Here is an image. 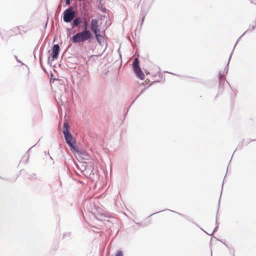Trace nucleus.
<instances>
[{
	"label": "nucleus",
	"mask_w": 256,
	"mask_h": 256,
	"mask_svg": "<svg viewBox=\"0 0 256 256\" xmlns=\"http://www.w3.org/2000/svg\"><path fill=\"white\" fill-rule=\"evenodd\" d=\"M69 124L65 121L63 124V134L66 143L70 147V150L72 151H78V148L76 146V139L73 137L70 130Z\"/></svg>",
	"instance_id": "obj_1"
},
{
	"label": "nucleus",
	"mask_w": 256,
	"mask_h": 256,
	"mask_svg": "<svg viewBox=\"0 0 256 256\" xmlns=\"http://www.w3.org/2000/svg\"><path fill=\"white\" fill-rule=\"evenodd\" d=\"M94 38L92 32L88 28H84L81 32H78L70 38L74 44H79L84 42L86 40L89 42Z\"/></svg>",
	"instance_id": "obj_2"
},
{
	"label": "nucleus",
	"mask_w": 256,
	"mask_h": 256,
	"mask_svg": "<svg viewBox=\"0 0 256 256\" xmlns=\"http://www.w3.org/2000/svg\"><path fill=\"white\" fill-rule=\"evenodd\" d=\"M76 12L74 10L73 6H70L63 12V20L65 22L68 23L72 22L75 18Z\"/></svg>",
	"instance_id": "obj_3"
},
{
	"label": "nucleus",
	"mask_w": 256,
	"mask_h": 256,
	"mask_svg": "<svg viewBox=\"0 0 256 256\" xmlns=\"http://www.w3.org/2000/svg\"><path fill=\"white\" fill-rule=\"evenodd\" d=\"M138 58H136L132 64V70L136 76L140 80H144L145 78V76L141 70Z\"/></svg>",
	"instance_id": "obj_4"
},
{
	"label": "nucleus",
	"mask_w": 256,
	"mask_h": 256,
	"mask_svg": "<svg viewBox=\"0 0 256 256\" xmlns=\"http://www.w3.org/2000/svg\"><path fill=\"white\" fill-rule=\"evenodd\" d=\"M52 53L50 56L52 57V61L58 59L60 52V48L58 44H54L52 47Z\"/></svg>",
	"instance_id": "obj_5"
},
{
	"label": "nucleus",
	"mask_w": 256,
	"mask_h": 256,
	"mask_svg": "<svg viewBox=\"0 0 256 256\" xmlns=\"http://www.w3.org/2000/svg\"><path fill=\"white\" fill-rule=\"evenodd\" d=\"M90 28L94 34L100 32L99 28L98 20L96 19H92L90 23Z\"/></svg>",
	"instance_id": "obj_6"
},
{
	"label": "nucleus",
	"mask_w": 256,
	"mask_h": 256,
	"mask_svg": "<svg viewBox=\"0 0 256 256\" xmlns=\"http://www.w3.org/2000/svg\"><path fill=\"white\" fill-rule=\"evenodd\" d=\"M84 18L82 17H76L71 22V25L72 28L78 27L80 24L84 22Z\"/></svg>",
	"instance_id": "obj_7"
},
{
	"label": "nucleus",
	"mask_w": 256,
	"mask_h": 256,
	"mask_svg": "<svg viewBox=\"0 0 256 256\" xmlns=\"http://www.w3.org/2000/svg\"><path fill=\"white\" fill-rule=\"evenodd\" d=\"M74 152H76L78 155L84 160H89L90 159V156L86 151H82L78 149V151H72Z\"/></svg>",
	"instance_id": "obj_8"
},
{
	"label": "nucleus",
	"mask_w": 256,
	"mask_h": 256,
	"mask_svg": "<svg viewBox=\"0 0 256 256\" xmlns=\"http://www.w3.org/2000/svg\"><path fill=\"white\" fill-rule=\"evenodd\" d=\"M249 29H248V30H246L240 38H239L238 39V40H237L234 46H236L237 44L238 43V41L240 40L242 38V36L246 33V32ZM235 47H234L232 52H231L230 54V58H229V59H228V62L226 66L225 67L224 70V73L225 74H226L228 72V64H229V62H230V58H232V53H233V52H234V49Z\"/></svg>",
	"instance_id": "obj_9"
},
{
	"label": "nucleus",
	"mask_w": 256,
	"mask_h": 256,
	"mask_svg": "<svg viewBox=\"0 0 256 256\" xmlns=\"http://www.w3.org/2000/svg\"><path fill=\"white\" fill-rule=\"evenodd\" d=\"M255 140H243L242 141V142L238 144V148H240V149H241L242 147V146L243 144H244V145H247L248 143H250V142H253V141H254Z\"/></svg>",
	"instance_id": "obj_10"
},
{
	"label": "nucleus",
	"mask_w": 256,
	"mask_h": 256,
	"mask_svg": "<svg viewBox=\"0 0 256 256\" xmlns=\"http://www.w3.org/2000/svg\"><path fill=\"white\" fill-rule=\"evenodd\" d=\"M94 35L95 38H96V41L98 42V44H100V45H102V36L100 34V32L98 33V34H96Z\"/></svg>",
	"instance_id": "obj_11"
},
{
	"label": "nucleus",
	"mask_w": 256,
	"mask_h": 256,
	"mask_svg": "<svg viewBox=\"0 0 256 256\" xmlns=\"http://www.w3.org/2000/svg\"><path fill=\"white\" fill-rule=\"evenodd\" d=\"M218 79L220 81L219 87H220L222 84V80H226L225 76L224 74H222L220 72H219Z\"/></svg>",
	"instance_id": "obj_12"
},
{
	"label": "nucleus",
	"mask_w": 256,
	"mask_h": 256,
	"mask_svg": "<svg viewBox=\"0 0 256 256\" xmlns=\"http://www.w3.org/2000/svg\"><path fill=\"white\" fill-rule=\"evenodd\" d=\"M10 31L13 32L16 35L20 34V29L18 26H15L10 30Z\"/></svg>",
	"instance_id": "obj_13"
},
{
	"label": "nucleus",
	"mask_w": 256,
	"mask_h": 256,
	"mask_svg": "<svg viewBox=\"0 0 256 256\" xmlns=\"http://www.w3.org/2000/svg\"><path fill=\"white\" fill-rule=\"evenodd\" d=\"M72 28H67L66 30L68 32L67 36L68 37H70L72 34H74L76 32V30H74Z\"/></svg>",
	"instance_id": "obj_14"
},
{
	"label": "nucleus",
	"mask_w": 256,
	"mask_h": 256,
	"mask_svg": "<svg viewBox=\"0 0 256 256\" xmlns=\"http://www.w3.org/2000/svg\"><path fill=\"white\" fill-rule=\"evenodd\" d=\"M216 227H215V228H214V230H213L211 234H210V236H212V235L214 234V232H216L217 231L218 229V216H217V215L216 216Z\"/></svg>",
	"instance_id": "obj_15"
},
{
	"label": "nucleus",
	"mask_w": 256,
	"mask_h": 256,
	"mask_svg": "<svg viewBox=\"0 0 256 256\" xmlns=\"http://www.w3.org/2000/svg\"><path fill=\"white\" fill-rule=\"evenodd\" d=\"M146 89V88H144L142 90H141L140 93L136 96V97L135 98V99L132 102L130 106L134 102L135 100L140 96V95H141L142 93H144V92Z\"/></svg>",
	"instance_id": "obj_16"
},
{
	"label": "nucleus",
	"mask_w": 256,
	"mask_h": 256,
	"mask_svg": "<svg viewBox=\"0 0 256 256\" xmlns=\"http://www.w3.org/2000/svg\"><path fill=\"white\" fill-rule=\"evenodd\" d=\"M142 14H140V16H142V22H141V24H140V28H142V26L143 22H144V20L145 16H146V12L145 14H144V12L142 10Z\"/></svg>",
	"instance_id": "obj_17"
},
{
	"label": "nucleus",
	"mask_w": 256,
	"mask_h": 256,
	"mask_svg": "<svg viewBox=\"0 0 256 256\" xmlns=\"http://www.w3.org/2000/svg\"><path fill=\"white\" fill-rule=\"evenodd\" d=\"M70 236H71V232H66L64 234L63 236H62V238H66V237L70 238Z\"/></svg>",
	"instance_id": "obj_18"
},
{
	"label": "nucleus",
	"mask_w": 256,
	"mask_h": 256,
	"mask_svg": "<svg viewBox=\"0 0 256 256\" xmlns=\"http://www.w3.org/2000/svg\"><path fill=\"white\" fill-rule=\"evenodd\" d=\"M30 179H36V174L34 173L32 174H30L29 176Z\"/></svg>",
	"instance_id": "obj_19"
},
{
	"label": "nucleus",
	"mask_w": 256,
	"mask_h": 256,
	"mask_svg": "<svg viewBox=\"0 0 256 256\" xmlns=\"http://www.w3.org/2000/svg\"><path fill=\"white\" fill-rule=\"evenodd\" d=\"M173 212H175L176 214H178L182 216L183 218H188V216H186V215H184L182 214H180V213H179L178 212H176L175 211H172Z\"/></svg>",
	"instance_id": "obj_20"
},
{
	"label": "nucleus",
	"mask_w": 256,
	"mask_h": 256,
	"mask_svg": "<svg viewBox=\"0 0 256 256\" xmlns=\"http://www.w3.org/2000/svg\"><path fill=\"white\" fill-rule=\"evenodd\" d=\"M116 256H123V252L122 250L118 251L116 254Z\"/></svg>",
	"instance_id": "obj_21"
},
{
	"label": "nucleus",
	"mask_w": 256,
	"mask_h": 256,
	"mask_svg": "<svg viewBox=\"0 0 256 256\" xmlns=\"http://www.w3.org/2000/svg\"><path fill=\"white\" fill-rule=\"evenodd\" d=\"M83 24H84V28H87L88 26V21L84 20Z\"/></svg>",
	"instance_id": "obj_22"
},
{
	"label": "nucleus",
	"mask_w": 256,
	"mask_h": 256,
	"mask_svg": "<svg viewBox=\"0 0 256 256\" xmlns=\"http://www.w3.org/2000/svg\"><path fill=\"white\" fill-rule=\"evenodd\" d=\"M14 58L18 62L20 63L21 65L24 64L16 56H14Z\"/></svg>",
	"instance_id": "obj_23"
},
{
	"label": "nucleus",
	"mask_w": 256,
	"mask_h": 256,
	"mask_svg": "<svg viewBox=\"0 0 256 256\" xmlns=\"http://www.w3.org/2000/svg\"><path fill=\"white\" fill-rule=\"evenodd\" d=\"M42 49H40V63L41 65H42L41 60H42Z\"/></svg>",
	"instance_id": "obj_24"
},
{
	"label": "nucleus",
	"mask_w": 256,
	"mask_h": 256,
	"mask_svg": "<svg viewBox=\"0 0 256 256\" xmlns=\"http://www.w3.org/2000/svg\"><path fill=\"white\" fill-rule=\"evenodd\" d=\"M100 10L103 12H106V10L104 7L102 6V8H100Z\"/></svg>",
	"instance_id": "obj_25"
},
{
	"label": "nucleus",
	"mask_w": 256,
	"mask_h": 256,
	"mask_svg": "<svg viewBox=\"0 0 256 256\" xmlns=\"http://www.w3.org/2000/svg\"><path fill=\"white\" fill-rule=\"evenodd\" d=\"M66 5H70V0H65Z\"/></svg>",
	"instance_id": "obj_26"
},
{
	"label": "nucleus",
	"mask_w": 256,
	"mask_h": 256,
	"mask_svg": "<svg viewBox=\"0 0 256 256\" xmlns=\"http://www.w3.org/2000/svg\"><path fill=\"white\" fill-rule=\"evenodd\" d=\"M186 220H188V221H190V222H192L193 224H194L196 226H198V225L196 223H195L194 222H192V220H191V219H190V218H189L188 216V218H186Z\"/></svg>",
	"instance_id": "obj_27"
},
{
	"label": "nucleus",
	"mask_w": 256,
	"mask_h": 256,
	"mask_svg": "<svg viewBox=\"0 0 256 256\" xmlns=\"http://www.w3.org/2000/svg\"><path fill=\"white\" fill-rule=\"evenodd\" d=\"M48 64L51 66V63L50 62V56L48 57Z\"/></svg>",
	"instance_id": "obj_28"
},
{
	"label": "nucleus",
	"mask_w": 256,
	"mask_h": 256,
	"mask_svg": "<svg viewBox=\"0 0 256 256\" xmlns=\"http://www.w3.org/2000/svg\"><path fill=\"white\" fill-rule=\"evenodd\" d=\"M252 4H254L256 5V0H250Z\"/></svg>",
	"instance_id": "obj_29"
},
{
	"label": "nucleus",
	"mask_w": 256,
	"mask_h": 256,
	"mask_svg": "<svg viewBox=\"0 0 256 256\" xmlns=\"http://www.w3.org/2000/svg\"><path fill=\"white\" fill-rule=\"evenodd\" d=\"M220 200V199H219L218 208V210H217V214H218V210H219Z\"/></svg>",
	"instance_id": "obj_30"
},
{
	"label": "nucleus",
	"mask_w": 256,
	"mask_h": 256,
	"mask_svg": "<svg viewBox=\"0 0 256 256\" xmlns=\"http://www.w3.org/2000/svg\"><path fill=\"white\" fill-rule=\"evenodd\" d=\"M256 28V24L252 26V30H254Z\"/></svg>",
	"instance_id": "obj_31"
},
{
	"label": "nucleus",
	"mask_w": 256,
	"mask_h": 256,
	"mask_svg": "<svg viewBox=\"0 0 256 256\" xmlns=\"http://www.w3.org/2000/svg\"><path fill=\"white\" fill-rule=\"evenodd\" d=\"M162 210H160V211H159V212H154V214H151L150 216H152V215H154V214H156L159 213V212H162Z\"/></svg>",
	"instance_id": "obj_32"
},
{
	"label": "nucleus",
	"mask_w": 256,
	"mask_h": 256,
	"mask_svg": "<svg viewBox=\"0 0 256 256\" xmlns=\"http://www.w3.org/2000/svg\"><path fill=\"white\" fill-rule=\"evenodd\" d=\"M100 216L102 217H104V218H106V215L104 214H100Z\"/></svg>",
	"instance_id": "obj_33"
},
{
	"label": "nucleus",
	"mask_w": 256,
	"mask_h": 256,
	"mask_svg": "<svg viewBox=\"0 0 256 256\" xmlns=\"http://www.w3.org/2000/svg\"><path fill=\"white\" fill-rule=\"evenodd\" d=\"M92 174V175H94V173L93 172V170H92L91 171H90V176L91 174Z\"/></svg>",
	"instance_id": "obj_34"
},
{
	"label": "nucleus",
	"mask_w": 256,
	"mask_h": 256,
	"mask_svg": "<svg viewBox=\"0 0 256 256\" xmlns=\"http://www.w3.org/2000/svg\"><path fill=\"white\" fill-rule=\"evenodd\" d=\"M84 172H85L86 174H88V170H85Z\"/></svg>",
	"instance_id": "obj_35"
},
{
	"label": "nucleus",
	"mask_w": 256,
	"mask_h": 256,
	"mask_svg": "<svg viewBox=\"0 0 256 256\" xmlns=\"http://www.w3.org/2000/svg\"><path fill=\"white\" fill-rule=\"evenodd\" d=\"M200 228L201 230H202L204 232L206 233L207 234H208L207 233L206 231H204L202 228Z\"/></svg>",
	"instance_id": "obj_36"
},
{
	"label": "nucleus",
	"mask_w": 256,
	"mask_h": 256,
	"mask_svg": "<svg viewBox=\"0 0 256 256\" xmlns=\"http://www.w3.org/2000/svg\"><path fill=\"white\" fill-rule=\"evenodd\" d=\"M34 146H32L30 149L28 150V152H29Z\"/></svg>",
	"instance_id": "obj_37"
},
{
	"label": "nucleus",
	"mask_w": 256,
	"mask_h": 256,
	"mask_svg": "<svg viewBox=\"0 0 256 256\" xmlns=\"http://www.w3.org/2000/svg\"><path fill=\"white\" fill-rule=\"evenodd\" d=\"M223 243L226 246H228L226 244V243H224V242H223Z\"/></svg>",
	"instance_id": "obj_38"
},
{
	"label": "nucleus",
	"mask_w": 256,
	"mask_h": 256,
	"mask_svg": "<svg viewBox=\"0 0 256 256\" xmlns=\"http://www.w3.org/2000/svg\"><path fill=\"white\" fill-rule=\"evenodd\" d=\"M168 72V73H170V74H173L172 72Z\"/></svg>",
	"instance_id": "obj_39"
},
{
	"label": "nucleus",
	"mask_w": 256,
	"mask_h": 256,
	"mask_svg": "<svg viewBox=\"0 0 256 256\" xmlns=\"http://www.w3.org/2000/svg\"><path fill=\"white\" fill-rule=\"evenodd\" d=\"M215 238H216V240H218V238H216V237H215Z\"/></svg>",
	"instance_id": "obj_40"
},
{
	"label": "nucleus",
	"mask_w": 256,
	"mask_h": 256,
	"mask_svg": "<svg viewBox=\"0 0 256 256\" xmlns=\"http://www.w3.org/2000/svg\"><path fill=\"white\" fill-rule=\"evenodd\" d=\"M223 186H224V184H222V188H223Z\"/></svg>",
	"instance_id": "obj_41"
},
{
	"label": "nucleus",
	"mask_w": 256,
	"mask_h": 256,
	"mask_svg": "<svg viewBox=\"0 0 256 256\" xmlns=\"http://www.w3.org/2000/svg\"><path fill=\"white\" fill-rule=\"evenodd\" d=\"M168 210H170V209H168ZM170 211L172 212V210H170Z\"/></svg>",
	"instance_id": "obj_42"
},
{
	"label": "nucleus",
	"mask_w": 256,
	"mask_h": 256,
	"mask_svg": "<svg viewBox=\"0 0 256 256\" xmlns=\"http://www.w3.org/2000/svg\"><path fill=\"white\" fill-rule=\"evenodd\" d=\"M211 254L212 255V251L211 252Z\"/></svg>",
	"instance_id": "obj_43"
}]
</instances>
